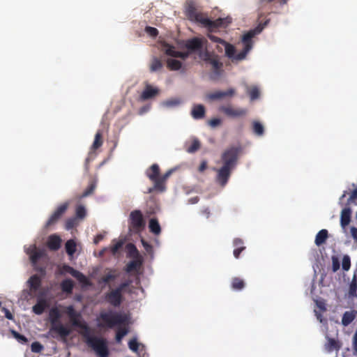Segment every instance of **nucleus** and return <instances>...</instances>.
Listing matches in <instances>:
<instances>
[{"label":"nucleus","instance_id":"obj_1","mask_svg":"<svg viewBox=\"0 0 357 357\" xmlns=\"http://www.w3.org/2000/svg\"><path fill=\"white\" fill-rule=\"evenodd\" d=\"M65 313L68 316L72 325L84 330L82 335L89 347L94 351L98 357H109V351L108 343L105 338L91 335L89 326L82 323L81 314L77 312L73 305L65 307Z\"/></svg>","mask_w":357,"mask_h":357},{"label":"nucleus","instance_id":"obj_2","mask_svg":"<svg viewBox=\"0 0 357 357\" xmlns=\"http://www.w3.org/2000/svg\"><path fill=\"white\" fill-rule=\"evenodd\" d=\"M241 146H232L227 149L221 155L222 167L217 170L216 181L222 186H225L236 165L238 156L241 152Z\"/></svg>","mask_w":357,"mask_h":357},{"label":"nucleus","instance_id":"obj_3","mask_svg":"<svg viewBox=\"0 0 357 357\" xmlns=\"http://www.w3.org/2000/svg\"><path fill=\"white\" fill-rule=\"evenodd\" d=\"M185 15L192 22L201 24L208 29L210 32L215 31L218 28L226 27L231 23L229 18H218L215 20H210L204 13L199 12L193 2L188 3L185 8Z\"/></svg>","mask_w":357,"mask_h":357},{"label":"nucleus","instance_id":"obj_4","mask_svg":"<svg viewBox=\"0 0 357 357\" xmlns=\"http://www.w3.org/2000/svg\"><path fill=\"white\" fill-rule=\"evenodd\" d=\"M99 319L102 321L100 326L108 328H113L116 326L125 324L128 322V317L126 314L113 310L101 312Z\"/></svg>","mask_w":357,"mask_h":357},{"label":"nucleus","instance_id":"obj_5","mask_svg":"<svg viewBox=\"0 0 357 357\" xmlns=\"http://www.w3.org/2000/svg\"><path fill=\"white\" fill-rule=\"evenodd\" d=\"M61 314L56 307L50 309L49 312V319L51 325L50 333L51 334L55 333L62 337H66L70 335V331L61 323ZM52 335L54 336L53 335Z\"/></svg>","mask_w":357,"mask_h":357},{"label":"nucleus","instance_id":"obj_6","mask_svg":"<svg viewBox=\"0 0 357 357\" xmlns=\"http://www.w3.org/2000/svg\"><path fill=\"white\" fill-rule=\"evenodd\" d=\"M206 43L207 40L204 38L195 37L186 40L185 46L189 52H199L200 58L208 61L210 59L209 53L206 50L205 52H202L203 47Z\"/></svg>","mask_w":357,"mask_h":357},{"label":"nucleus","instance_id":"obj_7","mask_svg":"<svg viewBox=\"0 0 357 357\" xmlns=\"http://www.w3.org/2000/svg\"><path fill=\"white\" fill-rule=\"evenodd\" d=\"M129 228L133 233H139L144 227L143 215L139 210H135L130 214Z\"/></svg>","mask_w":357,"mask_h":357},{"label":"nucleus","instance_id":"obj_8","mask_svg":"<svg viewBox=\"0 0 357 357\" xmlns=\"http://www.w3.org/2000/svg\"><path fill=\"white\" fill-rule=\"evenodd\" d=\"M105 301L114 307H119L123 301V296L118 289H112L105 294Z\"/></svg>","mask_w":357,"mask_h":357},{"label":"nucleus","instance_id":"obj_9","mask_svg":"<svg viewBox=\"0 0 357 357\" xmlns=\"http://www.w3.org/2000/svg\"><path fill=\"white\" fill-rule=\"evenodd\" d=\"M220 111L226 116L231 118H239L247 114L248 110L245 108L234 107L231 105L221 106Z\"/></svg>","mask_w":357,"mask_h":357},{"label":"nucleus","instance_id":"obj_10","mask_svg":"<svg viewBox=\"0 0 357 357\" xmlns=\"http://www.w3.org/2000/svg\"><path fill=\"white\" fill-rule=\"evenodd\" d=\"M61 273H69L75 278L80 283L89 285L90 284L88 278L81 272L74 269L67 264H63L61 267Z\"/></svg>","mask_w":357,"mask_h":357},{"label":"nucleus","instance_id":"obj_11","mask_svg":"<svg viewBox=\"0 0 357 357\" xmlns=\"http://www.w3.org/2000/svg\"><path fill=\"white\" fill-rule=\"evenodd\" d=\"M68 206L69 204L68 202H65L59 205L47 221L46 227H49L56 224L59 221V220L62 217V215L66 213L68 208Z\"/></svg>","mask_w":357,"mask_h":357},{"label":"nucleus","instance_id":"obj_12","mask_svg":"<svg viewBox=\"0 0 357 357\" xmlns=\"http://www.w3.org/2000/svg\"><path fill=\"white\" fill-rule=\"evenodd\" d=\"M119 275L120 273L117 269L107 268L102 276L99 279L98 283L108 284L119 278Z\"/></svg>","mask_w":357,"mask_h":357},{"label":"nucleus","instance_id":"obj_13","mask_svg":"<svg viewBox=\"0 0 357 357\" xmlns=\"http://www.w3.org/2000/svg\"><path fill=\"white\" fill-rule=\"evenodd\" d=\"M235 94L234 89H229L225 91H215L214 92L208 93L206 97L210 100H220L226 97H232Z\"/></svg>","mask_w":357,"mask_h":357},{"label":"nucleus","instance_id":"obj_14","mask_svg":"<svg viewBox=\"0 0 357 357\" xmlns=\"http://www.w3.org/2000/svg\"><path fill=\"white\" fill-rule=\"evenodd\" d=\"M327 342L324 344L325 350L331 353L333 351H338L342 347V342L335 338L329 337L326 336Z\"/></svg>","mask_w":357,"mask_h":357},{"label":"nucleus","instance_id":"obj_15","mask_svg":"<svg viewBox=\"0 0 357 357\" xmlns=\"http://www.w3.org/2000/svg\"><path fill=\"white\" fill-rule=\"evenodd\" d=\"M146 176L153 183H156L160 175V167L158 164H153L146 172Z\"/></svg>","mask_w":357,"mask_h":357},{"label":"nucleus","instance_id":"obj_16","mask_svg":"<svg viewBox=\"0 0 357 357\" xmlns=\"http://www.w3.org/2000/svg\"><path fill=\"white\" fill-rule=\"evenodd\" d=\"M255 34V30H250L243 36L241 41L244 49L250 51V50L252 48V38Z\"/></svg>","mask_w":357,"mask_h":357},{"label":"nucleus","instance_id":"obj_17","mask_svg":"<svg viewBox=\"0 0 357 357\" xmlns=\"http://www.w3.org/2000/svg\"><path fill=\"white\" fill-rule=\"evenodd\" d=\"M159 93V90L157 88H153L151 85H146L144 90L140 96L142 100H146L154 98Z\"/></svg>","mask_w":357,"mask_h":357},{"label":"nucleus","instance_id":"obj_18","mask_svg":"<svg viewBox=\"0 0 357 357\" xmlns=\"http://www.w3.org/2000/svg\"><path fill=\"white\" fill-rule=\"evenodd\" d=\"M173 170L169 169L163 175H160L158 181L155 183V188L160 192H163L165 190V183L169 176L172 174Z\"/></svg>","mask_w":357,"mask_h":357},{"label":"nucleus","instance_id":"obj_19","mask_svg":"<svg viewBox=\"0 0 357 357\" xmlns=\"http://www.w3.org/2000/svg\"><path fill=\"white\" fill-rule=\"evenodd\" d=\"M61 243V238L56 234H52L49 236L47 245L50 250L56 251L60 248Z\"/></svg>","mask_w":357,"mask_h":357},{"label":"nucleus","instance_id":"obj_20","mask_svg":"<svg viewBox=\"0 0 357 357\" xmlns=\"http://www.w3.org/2000/svg\"><path fill=\"white\" fill-rule=\"evenodd\" d=\"M48 304L45 299L38 298L36 304L32 307V311L38 315L42 314L45 310L47 307Z\"/></svg>","mask_w":357,"mask_h":357},{"label":"nucleus","instance_id":"obj_21","mask_svg":"<svg viewBox=\"0 0 357 357\" xmlns=\"http://www.w3.org/2000/svg\"><path fill=\"white\" fill-rule=\"evenodd\" d=\"M42 280L38 275H33L28 280L29 287L31 291H37L41 286Z\"/></svg>","mask_w":357,"mask_h":357},{"label":"nucleus","instance_id":"obj_22","mask_svg":"<svg viewBox=\"0 0 357 357\" xmlns=\"http://www.w3.org/2000/svg\"><path fill=\"white\" fill-rule=\"evenodd\" d=\"M351 210L349 207L342 209L340 216V225L342 227H347L351 221Z\"/></svg>","mask_w":357,"mask_h":357},{"label":"nucleus","instance_id":"obj_23","mask_svg":"<svg viewBox=\"0 0 357 357\" xmlns=\"http://www.w3.org/2000/svg\"><path fill=\"white\" fill-rule=\"evenodd\" d=\"M233 245L235 247L233 252L234 256L235 258L238 259L240 254L245 249V246L243 245V241L239 238H234Z\"/></svg>","mask_w":357,"mask_h":357},{"label":"nucleus","instance_id":"obj_24","mask_svg":"<svg viewBox=\"0 0 357 357\" xmlns=\"http://www.w3.org/2000/svg\"><path fill=\"white\" fill-rule=\"evenodd\" d=\"M191 114L195 119H202L205 115V107L202 105H195L192 109Z\"/></svg>","mask_w":357,"mask_h":357},{"label":"nucleus","instance_id":"obj_25","mask_svg":"<svg viewBox=\"0 0 357 357\" xmlns=\"http://www.w3.org/2000/svg\"><path fill=\"white\" fill-rule=\"evenodd\" d=\"M328 237V233L326 229L320 230L316 235L314 243L316 245L320 246L324 244Z\"/></svg>","mask_w":357,"mask_h":357},{"label":"nucleus","instance_id":"obj_26","mask_svg":"<svg viewBox=\"0 0 357 357\" xmlns=\"http://www.w3.org/2000/svg\"><path fill=\"white\" fill-rule=\"evenodd\" d=\"M231 287L234 290L241 291L245 287V283L243 279L235 277L231 279Z\"/></svg>","mask_w":357,"mask_h":357},{"label":"nucleus","instance_id":"obj_27","mask_svg":"<svg viewBox=\"0 0 357 357\" xmlns=\"http://www.w3.org/2000/svg\"><path fill=\"white\" fill-rule=\"evenodd\" d=\"M74 287V283L72 280L66 279L61 282V290L67 294H71Z\"/></svg>","mask_w":357,"mask_h":357},{"label":"nucleus","instance_id":"obj_28","mask_svg":"<svg viewBox=\"0 0 357 357\" xmlns=\"http://www.w3.org/2000/svg\"><path fill=\"white\" fill-rule=\"evenodd\" d=\"M149 229L151 232L155 235H159L161 232V228L157 219L151 218L149 221Z\"/></svg>","mask_w":357,"mask_h":357},{"label":"nucleus","instance_id":"obj_29","mask_svg":"<svg viewBox=\"0 0 357 357\" xmlns=\"http://www.w3.org/2000/svg\"><path fill=\"white\" fill-rule=\"evenodd\" d=\"M30 259L32 264H35L45 255L44 251L37 250L36 248L29 252Z\"/></svg>","mask_w":357,"mask_h":357},{"label":"nucleus","instance_id":"obj_30","mask_svg":"<svg viewBox=\"0 0 357 357\" xmlns=\"http://www.w3.org/2000/svg\"><path fill=\"white\" fill-rule=\"evenodd\" d=\"M102 144H103V140H102V132L100 130H98L95 135L94 141L91 146V149L96 150L98 148H100L102 145Z\"/></svg>","mask_w":357,"mask_h":357},{"label":"nucleus","instance_id":"obj_31","mask_svg":"<svg viewBox=\"0 0 357 357\" xmlns=\"http://www.w3.org/2000/svg\"><path fill=\"white\" fill-rule=\"evenodd\" d=\"M355 318V314L353 312L347 311L344 313L342 319V325L347 326L350 324Z\"/></svg>","mask_w":357,"mask_h":357},{"label":"nucleus","instance_id":"obj_32","mask_svg":"<svg viewBox=\"0 0 357 357\" xmlns=\"http://www.w3.org/2000/svg\"><path fill=\"white\" fill-rule=\"evenodd\" d=\"M76 246L77 245L74 240L70 239L67 241L65 245L67 254L70 256H73L76 252Z\"/></svg>","mask_w":357,"mask_h":357},{"label":"nucleus","instance_id":"obj_33","mask_svg":"<svg viewBox=\"0 0 357 357\" xmlns=\"http://www.w3.org/2000/svg\"><path fill=\"white\" fill-rule=\"evenodd\" d=\"M247 93H248L251 100H255L259 98L260 96L259 89L256 86L248 87Z\"/></svg>","mask_w":357,"mask_h":357},{"label":"nucleus","instance_id":"obj_34","mask_svg":"<svg viewBox=\"0 0 357 357\" xmlns=\"http://www.w3.org/2000/svg\"><path fill=\"white\" fill-rule=\"evenodd\" d=\"M167 66L171 70H178L181 68L182 63L178 60L169 59L167 61Z\"/></svg>","mask_w":357,"mask_h":357},{"label":"nucleus","instance_id":"obj_35","mask_svg":"<svg viewBox=\"0 0 357 357\" xmlns=\"http://www.w3.org/2000/svg\"><path fill=\"white\" fill-rule=\"evenodd\" d=\"M201 146L200 142L198 139L195 138L192 139L191 144L186 148V151L189 153H193L197 151Z\"/></svg>","mask_w":357,"mask_h":357},{"label":"nucleus","instance_id":"obj_36","mask_svg":"<svg viewBox=\"0 0 357 357\" xmlns=\"http://www.w3.org/2000/svg\"><path fill=\"white\" fill-rule=\"evenodd\" d=\"M252 130L253 132L258 136L262 135L264 132V128L263 125L258 121H253Z\"/></svg>","mask_w":357,"mask_h":357},{"label":"nucleus","instance_id":"obj_37","mask_svg":"<svg viewBox=\"0 0 357 357\" xmlns=\"http://www.w3.org/2000/svg\"><path fill=\"white\" fill-rule=\"evenodd\" d=\"M141 265V262L137 260L130 261L126 266L125 271L127 273L136 271Z\"/></svg>","mask_w":357,"mask_h":357},{"label":"nucleus","instance_id":"obj_38","mask_svg":"<svg viewBox=\"0 0 357 357\" xmlns=\"http://www.w3.org/2000/svg\"><path fill=\"white\" fill-rule=\"evenodd\" d=\"M223 45L225 47L226 56L229 58L234 59V56L235 55V52H236L234 46L227 43L226 41H225V43L223 44Z\"/></svg>","mask_w":357,"mask_h":357},{"label":"nucleus","instance_id":"obj_39","mask_svg":"<svg viewBox=\"0 0 357 357\" xmlns=\"http://www.w3.org/2000/svg\"><path fill=\"white\" fill-rule=\"evenodd\" d=\"M349 294L351 297L357 296V279L355 276L352 279L349 285Z\"/></svg>","mask_w":357,"mask_h":357},{"label":"nucleus","instance_id":"obj_40","mask_svg":"<svg viewBox=\"0 0 357 357\" xmlns=\"http://www.w3.org/2000/svg\"><path fill=\"white\" fill-rule=\"evenodd\" d=\"M163 46L165 48V52L167 55L172 57H176L178 51H176L174 46L167 43H165Z\"/></svg>","mask_w":357,"mask_h":357},{"label":"nucleus","instance_id":"obj_41","mask_svg":"<svg viewBox=\"0 0 357 357\" xmlns=\"http://www.w3.org/2000/svg\"><path fill=\"white\" fill-rule=\"evenodd\" d=\"M128 333V330L126 327L118 328L116 333V341L117 342H121L123 337L126 335Z\"/></svg>","mask_w":357,"mask_h":357},{"label":"nucleus","instance_id":"obj_42","mask_svg":"<svg viewBox=\"0 0 357 357\" xmlns=\"http://www.w3.org/2000/svg\"><path fill=\"white\" fill-rule=\"evenodd\" d=\"M162 61L160 59H158V58H154L152 60V62H151V64L150 66V70L151 72H155V71L160 70L162 68Z\"/></svg>","mask_w":357,"mask_h":357},{"label":"nucleus","instance_id":"obj_43","mask_svg":"<svg viewBox=\"0 0 357 357\" xmlns=\"http://www.w3.org/2000/svg\"><path fill=\"white\" fill-rule=\"evenodd\" d=\"M76 217L79 219H84L86 215L84 206L79 205L75 210Z\"/></svg>","mask_w":357,"mask_h":357},{"label":"nucleus","instance_id":"obj_44","mask_svg":"<svg viewBox=\"0 0 357 357\" xmlns=\"http://www.w3.org/2000/svg\"><path fill=\"white\" fill-rule=\"evenodd\" d=\"M95 188H96V184L93 183H91L86 188V189L83 192V193L82 195V197H88V196L91 195V194H93Z\"/></svg>","mask_w":357,"mask_h":357},{"label":"nucleus","instance_id":"obj_45","mask_svg":"<svg viewBox=\"0 0 357 357\" xmlns=\"http://www.w3.org/2000/svg\"><path fill=\"white\" fill-rule=\"evenodd\" d=\"M145 31L149 36L153 38H155L159 33L158 30L156 28L149 26L145 27Z\"/></svg>","mask_w":357,"mask_h":357},{"label":"nucleus","instance_id":"obj_46","mask_svg":"<svg viewBox=\"0 0 357 357\" xmlns=\"http://www.w3.org/2000/svg\"><path fill=\"white\" fill-rule=\"evenodd\" d=\"M31 349L33 352L39 353L43 350V347L40 342H34L31 344Z\"/></svg>","mask_w":357,"mask_h":357},{"label":"nucleus","instance_id":"obj_47","mask_svg":"<svg viewBox=\"0 0 357 357\" xmlns=\"http://www.w3.org/2000/svg\"><path fill=\"white\" fill-rule=\"evenodd\" d=\"M250 51L245 50L243 48V50L239 52L238 54L234 55V59L236 60V61H241L243 59H244L247 55V54Z\"/></svg>","mask_w":357,"mask_h":357},{"label":"nucleus","instance_id":"obj_48","mask_svg":"<svg viewBox=\"0 0 357 357\" xmlns=\"http://www.w3.org/2000/svg\"><path fill=\"white\" fill-rule=\"evenodd\" d=\"M128 346H129L130 349H131L132 351H133L135 352H136L139 348V344L135 339H132V340H130L128 342Z\"/></svg>","mask_w":357,"mask_h":357},{"label":"nucleus","instance_id":"obj_49","mask_svg":"<svg viewBox=\"0 0 357 357\" xmlns=\"http://www.w3.org/2000/svg\"><path fill=\"white\" fill-rule=\"evenodd\" d=\"M141 242H142V244L144 248V250L148 252V253H152L153 252V247L152 245L149 243L147 241H146L144 239H142L141 240Z\"/></svg>","mask_w":357,"mask_h":357},{"label":"nucleus","instance_id":"obj_50","mask_svg":"<svg viewBox=\"0 0 357 357\" xmlns=\"http://www.w3.org/2000/svg\"><path fill=\"white\" fill-rule=\"evenodd\" d=\"M130 284V281L127 280L121 282L117 287H116V289H118L119 291H120L121 294H123V290L129 287Z\"/></svg>","mask_w":357,"mask_h":357},{"label":"nucleus","instance_id":"obj_51","mask_svg":"<svg viewBox=\"0 0 357 357\" xmlns=\"http://www.w3.org/2000/svg\"><path fill=\"white\" fill-rule=\"evenodd\" d=\"M208 38L213 42H215V43H220L222 45H223L224 43H225V41L222 39H221L220 38H218L213 34H210L208 33L207 35Z\"/></svg>","mask_w":357,"mask_h":357},{"label":"nucleus","instance_id":"obj_52","mask_svg":"<svg viewBox=\"0 0 357 357\" xmlns=\"http://www.w3.org/2000/svg\"><path fill=\"white\" fill-rule=\"evenodd\" d=\"M75 218H69L66 221V228L67 229H71L75 226Z\"/></svg>","mask_w":357,"mask_h":357},{"label":"nucleus","instance_id":"obj_53","mask_svg":"<svg viewBox=\"0 0 357 357\" xmlns=\"http://www.w3.org/2000/svg\"><path fill=\"white\" fill-rule=\"evenodd\" d=\"M356 199H357V189H355L354 190L352 191L350 197L347 200V204L349 205L351 203L354 202Z\"/></svg>","mask_w":357,"mask_h":357},{"label":"nucleus","instance_id":"obj_54","mask_svg":"<svg viewBox=\"0 0 357 357\" xmlns=\"http://www.w3.org/2000/svg\"><path fill=\"white\" fill-rule=\"evenodd\" d=\"M342 268L345 271H347L350 268V259L347 256L343 258Z\"/></svg>","mask_w":357,"mask_h":357},{"label":"nucleus","instance_id":"obj_55","mask_svg":"<svg viewBox=\"0 0 357 357\" xmlns=\"http://www.w3.org/2000/svg\"><path fill=\"white\" fill-rule=\"evenodd\" d=\"M14 335L21 342L26 343L28 341L27 338L24 335L18 333L14 332Z\"/></svg>","mask_w":357,"mask_h":357},{"label":"nucleus","instance_id":"obj_56","mask_svg":"<svg viewBox=\"0 0 357 357\" xmlns=\"http://www.w3.org/2000/svg\"><path fill=\"white\" fill-rule=\"evenodd\" d=\"M1 311L4 312V314H5V317L9 319V320H13V315L12 314V313L10 312V310L6 307H2L1 308Z\"/></svg>","mask_w":357,"mask_h":357},{"label":"nucleus","instance_id":"obj_57","mask_svg":"<svg viewBox=\"0 0 357 357\" xmlns=\"http://www.w3.org/2000/svg\"><path fill=\"white\" fill-rule=\"evenodd\" d=\"M353 349L354 354L357 356V331H356L353 338Z\"/></svg>","mask_w":357,"mask_h":357},{"label":"nucleus","instance_id":"obj_58","mask_svg":"<svg viewBox=\"0 0 357 357\" xmlns=\"http://www.w3.org/2000/svg\"><path fill=\"white\" fill-rule=\"evenodd\" d=\"M121 246H122V243L121 242H117L116 243H115L114 245H113L112 246V248H111L112 252L113 254H115Z\"/></svg>","mask_w":357,"mask_h":357},{"label":"nucleus","instance_id":"obj_59","mask_svg":"<svg viewBox=\"0 0 357 357\" xmlns=\"http://www.w3.org/2000/svg\"><path fill=\"white\" fill-rule=\"evenodd\" d=\"M220 123L221 121L219 119H212L209 121V125L212 127H216L219 126Z\"/></svg>","mask_w":357,"mask_h":357},{"label":"nucleus","instance_id":"obj_60","mask_svg":"<svg viewBox=\"0 0 357 357\" xmlns=\"http://www.w3.org/2000/svg\"><path fill=\"white\" fill-rule=\"evenodd\" d=\"M190 53V52H189L188 50L187 52H182L178 51L176 58H181L183 59H185L189 56Z\"/></svg>","mask_w":357,"mask_h":357},{"label":"nucleus","instance_id":"obj_61","mask_svg":"<svg viewBox=\"0 0 357 357\" xmlns=\"http://www.w3.org/2000/svg\"><path fill=\"white\" fill-rule=\"evenodd\" d=\"M211 63L212 64L213 68H215V70H218L219 69L221 66H222V63H220L218 60L216 59H212L211 60Z\"/></svg>","mask_w":357,"mask_h":357},{"label":"nucleus","instance_id":"obj_62","mask_svg":"<svg viewBox=\"0 0 357 357\" xmlns=\"http://www.w3.org/2000/svg\"><path fill=\"white\" fill-rule=\"evenodd\" d=\"M350 231L352 238L356 242H357V228L355 227H351Z\"/></svg>","mask_w":357,"mask_h":357},{"label":"nucleus","instance_id":"obj_63","mask_svg":"<svg viewBox=\"0 0 357 357\" xmlns=\"http://www.w3.org/2000/svg\"><path fill=\"white\" fill-rule=\"evenodd\" d=\"M207 168V162L206 160H204L201 162L199 167V171L200 172H204Z\"/></svg>","mask_w":357,"mask_h":357},{"label":"nucleus","instance_id":"obj_64","mask_svg":"<svg viewBox=\"0 0 357 357\" xmlns=\"http://www.w3.org/2000/svg\"><path fill=\"white\" fill-rule=\"evenodd\" d=\"M103 236L102 234H98L96 236L94 239V243L96 244L98 243L101 240H102Z\"/></svg>","mask_w":357,"mask_h":357}]
</instances>
